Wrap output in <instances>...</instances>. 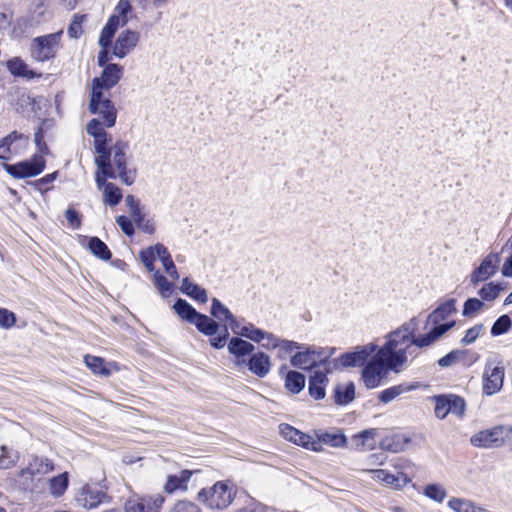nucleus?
<instances>
[{
    "instance_id": "nucleus-1",
    "label": "nucleus",
    "mask_w": 512,
    "mask_h": 512,
    "mask_svg": "<svg viewBox=\"0 0 512 512\" xmlns=\"http://www.w3.org/2000/svg\"><path fill=\"white\" fill-rule=\"evenodd\" d=\"M449 328L444 325L431 333L416 335L417 318H412L386 336V341L373 358L362 370V380L366 388L378 387L387 373H400L406 370L420 354L423 348L429 347Z\"/></svg>"
},
{
    "instance_id": "nucleus-2",
    "label": "nucleus",
    "mask_w": 512,
    "mask_h": 512,
    "mask_svg": "<svg viewBox=\"0 0 512 512\" xmlns=\"http://www.w3.org/2000/svg\"><path fill=\"white\" fill-rule=\"evenodd\" d=\"M236 490L223 481L216 482L209 488H203L198 493V499L209 509H226L234 500Z\"/></svg>"
},
{
    "instance_id": "nucleus-3",
    "label": "nucleus",
    "mask_w": 512,
    "mask_h": 512,
    "mask_svg": "<svg viewBox=\"0 0 512 512\" xmlns=\"http://www.w3.org/2000/svg\"><path fill=\"white\" fill-rule=\"evenodd\" d=\"M334 353V348H317L315 346H303L300 351L295 353L290 363L293 367L310 370L319 366H323L326 370V362Z\"/></svg>"
},
{
    "instance_id": "nucleus-4",
    "label": "nucleus",
    "mask_w": 512,
    "mask_h": 512,
    "mask_svg": "<svg viewBox=\"0 0 512 512\" xmlns=\"http://www.w3.org/2000/svg\"><path fill=\"white\" fill-rule=\"evenodd\" d=\"M378 349L379 348L375 343L358 346L354 351L344 353L340 357L326 362V372L330 373L339 368L363 366L368 363V358L372 354H375Z\"/></svg>"
},
{
    "instance_id": "nucleus-5",
    "label": "nucleus",
    "mask_w": 512,
    "mask_h": 512,
    "mask_svg": "<svg viewBox=\"0 0 512 512\" xmlns=\"http://www.w3.org/2000/svg\"><path fill=\"white\" fill-rule=\"evenodd\" d=\"M62 31L35 37L30 45L31 57L37 62L54 59L62 38Z\"/></svg>"
},
{
    "instance_id": "nucleus-6",
    "label": "nucleus",
    "mask_w": 512,
    "mask_h": 512,
    "mask_svg": "<svg viewBox=\"0 0 512 512\" xmlns=\"http://www.w3.org/2000/svg\"><path fill=\"white\" fill-rule=\"evenodd\" d=\"M505 367L498 358L486 360L482 375V391L484 395L492 396L501 391L504 384Z\"/></svg>"
},
{
    "instance_id": "nucleus-7",
    "label": "nucleus",
    "mask_w": 512,
    "mask_h": 512,
    "mask_svg": "<svg viewBox=\"0 0 512 512\" xmlns=\"http://www.w3.org/2000/svg\"><path fill=\"white\" fill-rule=\"evenodd\" d=\"M129 149V143L123 140H117L111 147L112 168L115 167L116 178L118 177L125 185H132L137 177L135 168L127 167L126 152Z\"/></svg>"
},
{
    "instance_id": "nucleus-8",
    "label": "nucleus",
    "mask_w": 512,
    "mask_h": 512,
    "mask_svg": "<svg viewBox=\"0 0 512 512\" xmlns=\"http://www.w3.org/2000/svg\"><path fill=\"white\" fill-rule=\"evenodd\" d=\"M89 111L98 115L107 128L113 127L116 123L117 109L110 98L105 97L103 93L91 92Z\"/></svg>"
},
{
    "instance_id": "nucleus-9",
    "label": "nucleus",
    "mask_w": 512,
    "mask_h": 512,
    "mask_svg": "<svg viewBox=\"0 0 512 512\" xmlns=\"http://www.w3.org/2000/svg\"><path fill=\"white\" fill-rule=\"evenodd\" d=\"M508 434H512V426H495L474 434L470 442L480 448L500 447L505 443Z\"/></svg>"
},
{
    "instance_id": "nucleus-10",
    "label": "nucleus",
    "mask_w": 512,
    "mask_h": 512,
    "mask_svg": "<svg viewBox=\"0 0 512 512\" xmlns=\"http://www.w3.org/2000/svg\"><path fill=\"white\" fill-rule=\"evenodd\" d=\"M5 170L14 178H26L39 175L45 168V160L40 155H34L31 160L13 165L4 164Z\"/></svg>"
},
{
    "instance_id": "nucleus-11",
    "label": "nucleus",
    "mask_w": 512,
    "mask_h": 512,
    "mask_svg": "<svg viewBox=\"0 0 512 512\" xmlns=\"http://www.w3.org/2000/svg\"><path fill=\"white\" fill-rule=\"evenodd\" d=\"M75 501L84 509H95L101 504L109 503L111 497L96 487L85 485L77 492Z\"/></svg>"
},
{
    "instance_id": "nucleus-12",
    "label": "nucleus",
    "mask_w": 512,
    "mask_h": 512,
    "mask_svg": "<svg viewBox=\"0 0 512 512\" xmlns=\"http://www.w3.org/2000/svg\"><path fill=\"white\" fill-rule=\"evenodd\" d=\"M123 75V66L110 63L106 65L99 77L92 81V92L103 93V90H110L121 79Z\"/></svg>"
},
{
    "instance_id": "nucleus-13",
    "label": "nucleus",
    "mask_w": 512,
    "mask_h": 512,
    "mask_svg": "<svg viewBox=\"0 0 512 512\" xmlns=\"http://www.w3.org/2000/svg\"><path fill=\"white\" fill-rule=\"evenodd\" d=\"M165 498L162 495L156 496H134L124 504L125 512H160Z\"/></svg>"
},
{
    "instance_id": "nucleus-14",
    "label": "nucleus",
    "mask_w": 512,
    "mask_h": 512,
    "mask_svg": "<svg viewBox=\"0 0 512 512\" xmlns=\"http://www.w3.org/2000/svg\"><path fill=\"white\" fill-rule=\"evenodd\" d=\"M94 147L98 156L95 157V164L99 171L111 179L116 178L114 169L111 165V148L107 147V136L99 135L98 138H94Z\"/></svg>"
},
{
    "instance_id": "nucleus-15",
    "label": "nucleus",
    "mask_w": 512,
    "mask_h": 512,
    "mask_svg": "<svg viewBox=\"0 0 512 512\" xmlns=\"http://www.w3.org/2000/svg\"><path fill=\"white\" fill-rule=\"evenodd\" d=\"M456 300L449 299L444 303L440 304L433 312H431L427 317V324H432L434 327L428 332L431 333L434 329L449 325V328L442 334L444 335L447 331H449L455 325V321H450L446 323H440L441 321L448 318L451 314L456 312Z\"/></svg>"
},
{
    "instance_id": "nucleus-16",
    "label": "nucleus",
    "mask_w": 512,
    "mask_h": 512,
    "mask_svg": "<svg viewBox=\"0 0 512 512\" xmlns=\"http://www.w3.org/2000/svg\"><path fill=\"white\" fill-rule=\"evenodd\" d=\"M140 34L136 31L126 29L117 37L113 46V55L119 59L126 57L138 44Z\"/></svg>"
},
{
    "instance_id": "nucleus-17",
    "label": "nucleus",
    "mask_w": 512,
    "mask_h": 512,
    "mask_svg": "<svg viewBox=\"0 0 512 512\" xmlns=\"http://www.w3.org/2000/svg\"><path fill=\"white\" fill-rule=\"evenodd\" d=\"M244 365L259 378H265L272 367L270 356L262 351L253 352Z\"/></svg>"
},
{
    "instance_id": "nucleus-18",
    "label": "nucleus",
    "mask_w": 512,
    "mask_h": 512,
    "mask_svg": "<svg viewBox=\"0 0 512 512\" xmlns=\"http://www.w3.org/2000/svg\"><path fill=\"white\" fill-rule=\"evenodd\" d=\"M227 349L236 358L235 365L241 367L246 363L245 357L255 351V346L241 337H232L227 344Z\"/></svg>"
},
{
    "instance_id": "nucleus-19",
    "label": "nucleus",
    "mask_w": 512,
    "mask_h": 512,
    "mask_svg": "<svg viewBox=\"0 0 512 512\" xmlns=\"http://www.w3.org/2000/svg\"><path fill=\"white\" fill-rule=\"evenodd\" d=\"M500 262L499 253H490L488 254L478 268L471 275V282L473 284H477L479 282L487 280L491 277L497 269V266Z\"/></svg>"
},
{
    "instance_id": "nucleus-20",
    "label": "nucleus",
    "mask_w": 512,
    "mask_h": 512,
    "mask_svg": "<svg viewBox=\"0 0 512 512\" xmlns=\"http://www.w3.org/2000/svg\"><path fill=\"white\" fill-rule=\"evenodd\" d=\"M315 436L316 442H318L317 446L321 448V452L324 450V445L332 448H344L347 446V437L341 430H318L315 431Z\"/></svg>"
},
{
    "instance_id": "nucleus-21",
    "label": "nucleus",
    "mask_w": 512,
    "mask_h": 512,
    "mask_svg": "<svg viewBox=\"0 0 512 512\" xmlns=\"http://www.w3.org/2000/svg\"><path fill=\"white\" fill-rule=\"evenodd\" d=\"M368 472L372 474L374 480L383 482L393 488H402L410 481L407 475L402 472H398L396 475L383 469H373Z\"/></svg>"
},
{
    "instance_id": "nucleus-22",
    "label": "nucleus",
    "mask_w": 512,
    "mask_h": 512,
    "mask_svg": "<svg viewBox=\"0 0 512 512\" xmlns=\"http://www.w3.org/2000/svg\"><path fill=\"white\" fill-rule=\"evenodd\" d=\"M84 362L86 366L95 374L108 377L113 370H118L115 362H106L103 358L93 355H85Z\"/></svg>"
},
{
    "instance_id": "nucleus-23",
    "label": "nucleus",
    "mask_w": 512,
    "mask_h": 512,
    "mask_svg": "<svg viewBox=\"0 0 512 512\" xmlns=\"http://www.w3.org/2000/svg\"><path fill=\"white\" fill-rule=\"evenodd\" d=\"M54 470L53 462L44 457H33L29 462L28 466L21 469V474H34L35 477L38 475H45Z\"/></svg>"
},
{
    "instance_id": "nucleus-24",
    "label": "nucleus",
    "mask_w": 512,
    "mask_h": 512,
    "mask_svg": "<svg viewBox=\"0 0 512 512\" xmlns=\"http://www.w3.org/2000/svg\"><path fill=\"white\" fill-rule=\"evenodd\" d=\"M328 383L326 374L322 371H314L310 376L308 390L311 397L316 400L323 399L325 397V387Z\"/></svg>"
},
{
    "instance_id": "nucleus-25",
    "label": "nucleus",
    "mask_w": 512,
    "mask_h": 512,
    "mask_svg": "<svg viewBox=\"0 0 512 512\" xmlns=\"http://www.w3.org/2000/svg\"><path fill=\"white\" fill-rule=\"evenodd\" d=\"M191 476L192 472L190 470H182L178 475H169L164 491L171 494L177 490H186Z\"/></svg>"
},
{
    "instance_id": "nucleus-26",
    "label": "nucleus",
    "mask_w": 512,
    "mask_h": 512,
    "mask_svg": "<svg viewBox=\"0 0 512 512\" xmlns=\"http://www.w3.org/2000/svg\"><path fill=\"white\" fill-rule=\"evenodd\" d=\"M157 257L161 261L166 273L173 279H179V273L168 249L161 243L156 244Z\"/></svg>"
},
{
    "instance_id": "nucleus-27",
    "label": "nucleus",
    "mask_w": 512,
    "mask_h": 512,
    "mask_svg": "<svg viewBox=\"0 0 512 512\" xmlns=\"http://www.w3.org/2000/svg\"><path fill=\"white\" fill-rule=\"evenodd\" d=\"M376 435L377 429L375 428L366 429L360 432L359 434H355L352 437L354 448L359 450L373 449L376 444Z\"/></svg>"
},
{
    "instance_id": "nucleus-28",
    "label": "nucleus",
    "mask_w": 512,
    "mask_h": 512,
    "mask_svg": "<svg viewBox=\"0 0 512 512\" xmlns=\"http://www.w3.org/2000/svg\"><path fill=\"white\" fill-rule=\"evenodd\" d=\"M180 289L184 294L200 303H206L208 301L206 290L198 284L193 283L187 277L182 280Z\"/></svg>"
},
{
    "instance_id": "nucleus-29",
    "label": "nucleus",
    "mask_w": 512,
    "mask_h": 512,
    "mask_svg": "<svg viewBox=\"0 0 512 512\" xmlns=\"http://www.w3.org/2000/svg\"><path fill=\"white\" fill-rule=\"evenodd\" d=\"M471 356V361L474 362L478 359V354L472 353L468 350H452L438 360V365L442 368L450 367L458 362L464 361L466 356Z\"/></svg>"
},
{
    "instance_id": "nucleus-30",
    "label": "nucleus",
    "mask_w": 512,
    "mask_h": 512,
    "mask_svg": "<svg viewBox=\"0 0 512 512\" xmlns=\"http://www.w3.org/2000/svg\"><path fill=\"white\" fill-rule=\"evenodd\" d=\"M194 320L195 321L192 324L196 326L199 332L206 336H214L220 328L218 322L202 313H200Z\"/></svg>"
},
{
    "instance_id": "nucleus-31",
    "label": "nucleus",
    "mask_w": 512,
    "mask_h": 512,
    "mask_svg": "<svg viewBox=\"0 0 512 512\" xmlns=\"http://www.w3.org/2000/svg\"><path fill=\"white\" fill-rule=\"evenodd\" d=\"M335 403L338 405H347L355 398V386L352 382L346 385L339 384L334 389Z\"/></svg>"
},
{
    "instance_id": "nucleus-32",
    "label": "nucleus",
    "mask_w": 512,
    "mask_h": 512,
    "mask_svg": "<svg viewBox=\"0 0 512 512\" xmlns=\"http://www.w3.org/2000/svg\"><path fill=\"white\" fill-rule=\"evenodd\" d=\"M305 376L295 370L288 371L285 376V388L293 394L300 393L305 387Z\"/></svg>"
},
{
    "instance_id": "nucleus-33",
    "label": "nucleus",
    "mask_w": 512,
    "mask_h": 512,
    "mask_svg": "<svg viewBox=\"0 0 512 512\" xmlns=\"http://www.w3.org/2000/svg\"><path fill=\"white\" fill-rule=\"evenodd\" d=\"M173 308L179 317H181L183 320H186L190 324H192L195 321L194 319H196L200 314L191 304L181 298L176 300Z\"/></svg>"
},
{
    "instance_id": "nucleus-34",
    "label": "nucleus",
    "mask_w": 512,
    "mask_h": 512,
    "mask_svg": "<svg viewBox=\"0 0 512 512\" xmlns=\"http://www.w3.org/2000/svg\"><path fill=\"white\" fill-rule=\"evenodd\" d=\"M20 453L6 445H0V469H10L16 466Z\"/></svg>"
},
{
    "instance_id": "nucleus-35",
    "label": "nucleus",
    "mask_w": 512,
    "mask_h": 512,
    "mask_svg": "<svg viewBox=\"0 0 512 512\" xmlns=\"http://www.w3.org/2000/svg\"><path fill=\"white\" fill-rule=\"evenodd\" d=\"M88 247L91 253L101 260L108 261L112 257L108 246L96 236L89 239Z\"/></svg>"
},
{
    "instance_id": "nucleus-36",
    "label": "nucleus",
    "mask_w": 512,
    "mask_h": 512,
    "mask_svg": "<svg viewBox=\"0 0 512 512\" xmlns=\"http://www.w3.org/2000/svg\"><path fill=\"white\" fill-rule=\"evenodd\" d=\"M68 473L64 472L49 480V490L54 497L62 496L68 488Z\"/></svg>"
},
{
    "instance_id": "nucleus-37",
    "label": "nucleus",
    "mask_w": 512,
    "mask_h": 512,
    "mask_svg": "<svg viewBox=\"0 0 512 512\" xmlns=\"http://www.w3.org/2000/svg\"><path fill=\"white\" fill-rule=\"evenodd\" d=\"M123 198L122 190L114 183H108L103 190V202L107 206L118 205Z\"/></svg>"
},
{
    "instance_id": "nucleus-38",
    "label": "nucleus",
    "mask_w": 512,
    "mask_h": 512,
    "mask_svg": "<svg viewBox=\"0 0 512 512\" xmlns=\"http://www.w3.org/2000/svg\"><path fill=\"white\" fill-rule=\"evenodd\" d=\"M448 506L455 512H487L484 508L476 506L472 501L461 498H452Z\"/></svg>"
},
{
    "instance_id": "nucleus-39",
    "label": "nucleus",
    "mask_w": 512,
    "mask_h": 512,
    "mask_svg": "<svg viewBox=\"0 0 512 512\" xmlns=\"http://www.w3.org/2000/svg\"><path fill=\"white\" fill-rule=\"evenodd\" d=\"M414 388H415L414 385L407 386V385H404V384H399V385L392 386L390 388H387V389L383 390L379 394V400L382 403H389L392 400H394L396 397H398L399 395H401V394H403L405 392L411 391Z\"/></svg>"
},
{
    "instance_id": "nucleus-40",
    "label": "nucleus",
    "mask_w": 512,
    "mask_h": 512,
    "mask_svg": "<svg viewBox=\"0 0 512 512\" xmlns=\"http://www.w3.org/2000/svg\"><path fill=\"white\" fill-rule=\"evenodd\" d=\"M130 215L133 218L136 226L140 230H142L144 233H147V234H150V235L155 233V226H154L152 220L147 219L145 217V214L143 213L142 209L134 211Z\"/></svg>"
},
{
    "instance_id": "nucleus-41",
    "label": "nucleus",
    "mask_w": 512,
    "mask_h": 512,
    "mask_svg": "<svg viewBox=\"0 0 512 512\" xmlns=\"http://www.w3.org/2000/svg\"><path fill=\"white\" fill-rule=\"evenodd\" d=\"M210 313L214 318L223 322H227L233 316L231 311L217 298L212 299Z\"/></svg>"
},
{
    "instance_id": "nucleus-42",
    "label": "nucleus",
    "mask_w": 512,
    "mask_h": 512,
    "mask_svg": "<svg viewBox=\"0 0 512 512\" xmlns=\"http://www.w3.org/2000/svg\"><path fill=\"white\" fill-rule=\"evenodd\" d=\"M9 71L16 76H27L32 78L34 73L28 70V66L19 58H13L7 62Z\"/></svg>"
},
{
    "instance_id": "nucleus-43",
    "label": "nucleus",
    "mask_w": 512,
    "mask_h": 512,
    "mask_svg": "<svg viewBox=\"0 0 512 512\" xmlns=\"http://www.w3.org/2000/svg\"><path fill=\"white\" fill-rule=\"evenodd\" d=\"M153 278L155 287L159 290L162 297H169L172 293L173 284L159 271L154 272Z\"/></svg>"
},
{
    "instance_id": "nucleus-44",
    "label": "nucleus",
    "mask_w": 512,
    "mask_h": 512,
    "mask_svg": "<svg viewBox=\"0 0 512 512\" xmlns=\"http://www.w3.org/2000/svg\"><path fill=\"white\" fill-rule=\"evenodd\" d=\"M434 413L438 419H444L450 413L448 395L434 396Z\"/></svg>"
},
{
    "instance_id": "nucleus-45",
    "label": "nucleus",
    "mask_w": 512,
    "mask_h": 512,
    "mask_svg": "<svg viewBox=\"0 0 512 512\" xmlns=\"http://www.w3.org/2000/svg\"><path fill=\"white\" fill-rule=\"evenodd\" d=\"M512 326V320L509 315L504 314L500 316L492 325L491 334L493 336H499L507 333Z\"/></svg>"
},
{
    "instance_id": "nucleus-46",
    "label": "nucleus",
    "mask_w": 512,
    "mask_h": 512,
    "mask_svg": "<svg viewBox=\"0 0 512 512\" xmlns=\"http://www.w3.org/2000/svg\"><path fill=\"white\" fill-rule=\"evenodd\" d=\"M294 444L314 452H321V448L317 446L318 442H316V436L313 437L302 431L299 432L297 440L295 441Z\"/></svg>"
},
{
    "instance_id": "nucleus-47",
    "label": "nucleus",
    "mask_w": 512,
    "mask_h": 512,
    "mask_svg": "<svg viewBox=\"0 0 512 512\" xmlns=\"http://www.w3.org/2000/svg\"><path fill=\"white\" fill-rule=\"evenodd\" d=\"M503 289H504V287H502L500 284H495L493 282H490V283L484 285L479 290L478 294L483 300L492 301L498 297L500 291Z\"/></svg>"
},
{
    "instance_id": "nucleus-48",
    "label": "nucleus",
    "mask_w": 512,
    "mask_h": 512,
    "mask_svg": "<svg viewBox=\"0 0 512 512\" xmlns=\"http://www.w3.org/2000/svg\"><path fill=\"white\" fill-rule=\"evenodd\" d=\"M424 495L438 503L443 502L446 497V490L439 484H428L425 486Z\"/></svg>"
},
{
    "instance_id": "nucleus-49",
    "label": "nucleus",
    "mask_w": 512,
    "mask_h": 512,
    "mask_svg": "<svg viewBox=\"0 0 512 512\" xmlns=\"http://www.w3.org/2000/svg\"><path fill=\"white\" fill-rule=\"evenodd\" d=\"M303 348V345L298 342L281 339L279 342V346L277 347L278 353L277 357L279 359H284L288 354L292 353L294 350H300Z\"/></svg>"
},
{
    "instance_id": "nucleus-50",
    "label": "nucleus",
    "mask_w": 512,
    "mask_h": 512,
    "mask_svg": "<svg viewBox=\"0 0 512 512\" xmlns=\"http://www.w3.org/2000/svg\"><path fill=\"white\" fill-rule=\"evenodd\" d=\"M450 413L462 418L465 414L466 404L462 397L457 395H448Z\"/></svg>"
},
{
    "instance_id": "nucleus-51",
    "label": "nucleus",
    "mask_w": 512,
    "mask_h": 512,
    "mask_svg": "<svg viewBox=\"0 0 512 512\" xmlns=\"http://www.w3.org/2000/svg\"><path fill=\"white\" fill-rule=\"evenodd\" d=\"M85 18H86L85 15L76 14L73 16V19L68 27V30H67V33L70 38L78 39L82 35V33H83L82 24H83Z\"/></svg>"
},
{
    "instance_id": "nucleus-52",
    "label": "nucleus",
    "mask_w": 512,
    "mask_h": 512,
    "mask_svg": "<svg viewBox=\"0 0 512 512\" xmlns=\"http://www.w3.org/2000/svg\"><path fill=\"white\" fill-rule=\"evenodd\" d=\"M87 133L93 138H98L99 135L107 136V132L104 129L103 121L99 118L91 119L86 126Z\"/></svg>"
},
{
    "instance_id": "nucleus-53",
    "label": "nucleus",
    "mask_w": 512,
    "mask_h": 512,
    "mask_svg": "<svg viewBox=\"0 0 512 512\" xmlns=\"http://www.w3.org/2000/svg\"><path fill=\"white\" fill-rule=\"evenodd\" d=\"M264 340H265V342L262 343V347L265 349L271 350V349H277L281 338L277 337L276 335H274L271 332H267V331L263 330V335L258 336V340H256V343H261Z\"/></svg>"
},
{
    "instance_id": "nucleus-54",
    "label": "nucleus",
    "mask_w": 512,
    "mask_h": 512,
    "mask_svg": "<svg viewBox=\"0 0 512 512\" xmlns=\"http://www.w3.org/2000/svg\"><path fill=\"white\" fill-rule=\"evenodd\" d=\"M484 306V303L477 298H469L465 301L463 306L462 314L465 317H471L476 312L480 311Z\"/></svg>"
},
{
    "instance_id": "nucleus-55",
    "label": "nucleus",
    "mask_w": 512,
    "mask_h": 512,
    "mask_svg": "<svg viewBox=\"0 0 512 512\" xmlns=\"http://www.w3.org/2000/svg\"><path fill=\"white\" fill-rule=\"evenodd\" d=\"M261 335H263V330L255 327L252 323L243 325L239 331V336L245 337L253 342H256V340H258V336Z\"/></svg>"
},
{
    "instance_id": "nucleus-56",
    "label": "nucleus",
    "mask_w": 512,
    "mask_h": 512,
    "mask_svg": "<svg viewBox=\"0 0 512 512\" xmlns=\"http://www.w3.org/2000/svg\"><path fill=\"white\" fill-rule=\"evenodd\" d=\"M484 326L483 324H476L473 327L469 328L464 337L461 339V343L463 345H469L476 341V339L483 333Z\"/></svg>"
},
{
    "instance_id": "nucleus-57",
    "label": "nucleus",
    "mask_w": 512,
    "mask_h": 512,
    "mask_svg": "<svg viewBox=\"0 0 512 512\" xmlns=\"http://www.w3.org/2000/svg\"><path fill=\"white\" fill-rule=\"evenodd\" d=\"M16 315L6 308H0V328L10 329L16 324Z\"/></svg>"
},
{
    "instance_id": "nucleus-58",
    "label": "nucleus",
    "mask_w": 512,
    "mask_h": 512,
    "mask_svg": "<svg viewBox=\"0 0 512 512\" xmlns=\"http://www.w3.org/2000/svg\"><path fill=\"white\" fill-rule=\"evenodd\" d=\"M58 177V172L47 174L44 177L37 179L33 184L40 192H46L50 189L49 185L53 183Z\"/></svg>"
},
{
    "instance_id": "nucleus-59",
    "label": "nucleus",
    "mask_w": 512,
    "mask_h": 512,
    "mask_svg": "<svg viewBox=\"0 0 512 512\" xmlns=\"http://www.w3.org/2000/svg\"><path fill=\"white\" fill-rule=\"evenodd\" d=\"M65 217L69 226L73 229H79L82 225V218L80 213L73 207H69L65 212Z\"/></svg>"
},
{
    "instance_id": "nucleus-60",
    "label": "nucleus",
    "mask_w": 512,
    "mask_h": 512,
    "mask_svg": "<svg viewBox=\"0 0 512 512\" xmlns=\"http://www.w3.org/2000/svg\"><path fill=\"white\" fill-rule=\"evenodd\" d=\"M116 223L121 228L123 233L127 236H132L135 233L133 222L124 215L116 217Z\"/></svg>"
},
{
    "instance_id": "nucleus-61",
    "label": "nucleus",
    "mask_w": 512,
    "mask_h": 512,
    "mask_svg": "<svg viewBox=\"0 0 512 512\" xmlns=\"http://www.w3.org/2000/svg\"><path fill=\"white\" fill-rule=\"evenodd\" d=\"M170 512H201V509L193 502L182 500L175 503Z\"/></svg>"
},
{
    "instance_id": "nucleus-62",
    "label": "nucleus",
    "mask_w": 512,
    "mask_h": 512,
    "mask_svg": "<svg viewBox=\"0 0 512 512\" xmlns=\"http://www.w3.org/2000/svg\"><path fill=\"white\" fill-rule=\"evenodd\" d=\"M279 429H280L281 435L286 440H288V441H290L292 443H295V441L297 440V436H298L300 430H298L295 427H293V426H291L289 424H286V423L280 424Z\"/></svg>"
},
{
    "instance_id": "nucleus-63",
    "label": "nucleus",
    "mask_w": 512,
    "mask_h": 512,
    "mask_svg": "<svg viewBox=\"0 0 512 512\" xmlns=\"http://www.w3.org/2000/svg\"><path fill=\"white\" fill-rule=\"evenodd\" d=\"M210 345L215 349H221L223 348L228 340L229 332L227 329V326H224L222 332L218 336H210Z\"/></svg>"
},
{
    "instance_id": "nucleus-64",
    "label": "nucleus",
    "mask_w": 512,
    "mask_h": 512,
    "mask_svg": "<svg viewBox=\"0 0 512 512\" xmlns=\"http://www.w3.org/2000/svg\"><path fill=\"white\" fill-rule=\"evenodd\" d=\"M115 32H116L115 30H113L105 25L103 27L100 37H99V41H98L99 45L102 48H108L112 43V39L115 35Z\"/></svg>"
}]
</instances>
